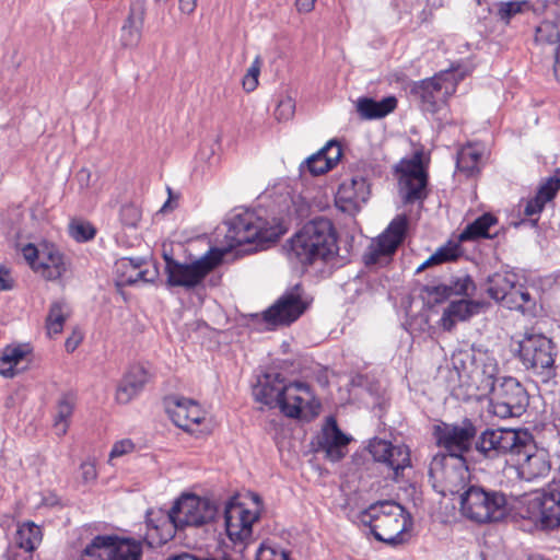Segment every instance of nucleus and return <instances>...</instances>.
Segmentation results:
<instances>
[{
  "instance_id": "nucleus-44",
  "label": "nucleus",
  "mask_w": 560,
  "mask_h": 560,
  "mask_svg": "<svg viewBox=\"0 0 560 560\" xmlns=\"http://www.w3.org/2000/svg\"><path fill=\"white\" fill-rule=\"evenodd\" d=\"M560 33L556 23L542 21L535 31V40L540 44H555L559 40Z\"/></svg>"
},
{
  "instance_id": "nucleus-6",
  "label": "nucleus",
  "mask_w": 560,
  "mask_h": 560,
  "mask_svg": "<svg viewBox=\"0 0 560 560\" xmlns=\"http://www.w3.org/2000/svg\"><path fill=\"white\" fill-rule=\"evenodd\" d=\"M224 250L212 247L199 258L190 262H180L164 253L166 283L168 287H180L192 290L200 285L205 278L215 269L223 259Z\"/></svg>"
},
{
  "instance_id": "nucleus-2",
  "label": "nucleus",
  "mask_w": 560,
  "mask_h": 560,
  "mask_svg": "<svg viewBox=\"0 0 560 560\" xmlns=\"http://www.w3.org/2000/svg\"><path fill=\"white\" fill-rule=\"evenodd\" d=\"M217 508L208 499L196 494H183L167 512L148 513L147 523L155 529L161 539L167 541L176 529L186 526H201L215 516Z\"/></svg>"
},
{
  "instance_id": "nucleus-30",
  "label": "nucleus",
  "mask_w": 560,
  "mask_h": 560,
  "mask_svg": "<svg viewBox=\"0 0 560 560\" xmlns=\"http://www.w3.org/2000/svg\"><path fill=\"white\" fill-rule=\"evenodd\" d=\"M517 283V277L512 272H495L488 277L487 293L489 296L506 306L509 295Z\"/></svg>"
},
{
  "instance_id": "nucleus-15",
  "label": "nucleus",
  "mask_w": 560,
  "mask_h": 560,
  "mask_svg": "<svg viewBox=\"0 0 560 560\" xmlns=\"http://www.w3.org/2000/svg\"><path fill=\"white\" fill-rule=\"evenodd\" d=\"M301 284L285 291L269 308L262 313V319L269 329L288 326L295 322L308 307Z\"/></svg>"
},
{
  "instance_id": "nucleus-41",
  "label": "nucleus",
  "mask_w": 560,
  "mask_h": 560,
  "mask_svg": "<svg viewBox=\"0 0 560 560\" xmlns=\"http://www.w3.org/2000/svg\"><path fill=\"white\" fill-rule=\"evenodd\" d=\"M331 170L330 164L327 162L320 150L308 156L301 165L300 173L302 175L310 173L312 176H318Z\"/></svg>"
},
{
  "instance_id": "nucleus-55",
  "label": "nucleus",
  "mask_w": 560,
  "mask_h": 560,
  "mask_svg": "<svg viewBox=\"0 0 560 560\" xmlns=\"http://www.w3.org/2000/svg\"><path fill=\"white\" fill-rule=\"evenodd\" d=\"M42 253V245L39 247L34 246L33 244H27L22 248V254L25 260L30 264L31 268L35 271V265L39 261V256Z\"/></svg>"
},
{
  "instance_id": "nucleus-43",
  "label": "nucleus",
  "mask_w": 560,
  "mask_h": 560,
  "mask_svg": "<svg viewBox=\"0 0 560 560\" xmlns=\"http://www.w3.org/2000/svg\"><path fill=\"white\" fill-rule=\"evenodd\" d=\"M445 287L451 296H470L476 289L472 278L468 275L452 278Z\"/></svg>"
},
{
  "instance_id": "nucleus-54",
  "label": "nucleus",
  "mask_w": 560,
  "mask_h": 560,
  "mask_svg": "<svg viewBox=\"0 0 560 560\" xmlns=\"http://www.w3.org/2000/svg\"><path fill=\"white\" fill-rule=\"evenodd\" d=\"M558 190V187L555 184H552L550 179H548L545 184H542L539 187L535 197L546 205L548 201L555 198Z\"/></svg>"
},
{
  "instance_id": "nucleus-42",
  "label": "nucleus",
  "mask_w": 560,
  "mask_h": 560,
  "mask_svg": "<svg viewBox=\"0 0 560 560\" xmlns=\"http://www.w3.org/2000/svg\"><path fill=\"white\" fill-rule=\"evenodd\" d=\"M458 257L457 246H443L440 247L433 255H431L424 262H422L416 270L417 273L423 271L435 265L446 261L455 260Z\"/></svg>"
},
{
  "instance_id": "nucleus-39",
  "label": "nucleus",
  "mask_w": 560,
  "mask_h": 560,
  "mask_svg": "<svg viewBox=\"0 0 560 560\" xmlns=\"http://www.w3.org/2000/svg\"><path fill=\"white\" fill-rule=\"evenodd\" d=\"M392 471V478L397 480L400 472L410 466V451L408 446L400 445H392L389 455L384 463Z\"/></svg>"
},
{
  "instance_id": "nucleus-10",
  "label": "nucleus",
  "mask_w": 560,
  "mask_h": 560,
  "mask_svg": "<svg viewBox=\"0 0 560 560\" xmlns=\"http://www.w3.org/2000/svg\"><path fill=\"white\" fill-rule=\"evenodd\" d=\"M487 396L489 411L500 419L518 418L529 406L527 389L513 376H502L499 384Z\"/></svg>"
},
{
  "instance_id": "nucleus-33",
  "label": "nucleus",
  "mask_w": 560,
  "mask_h": 560,
  "mask_svg": "<svg viewBox=\"0 0 560 560\" xmlns=\"http://www.w3.org/2000/svg\"><path fill=\"white\" fill-rule=\"evenodd\" d=\"M141 260L124 257L116 262V272L119 277V283L122 285H132L140 281L147 282V271L141 269Z\"/></svg>"
},
{
  "instance_id": "nucleus-46",
  "label": "nucleus",
  "mask_w": 560,
  "mask_h": 560,
  "mask_svg": "<svg viewBox=\"0 0 560 560\" xmlns=\"http://www.w3.org/2000/svg\"><path fill=\"white\" fill-rule=\"evenodd\" d=\"M262 60L260 56H256L250 67L247 69L243 78L242 84L246 92H253L258 85V78L260 74Z\"/></svg>"
},
{
  "instance_id": "nucleus-53",
  "label": "nucleus",
  "mask_w": 560,
  "mask_h": 560,
  "mask_svg": "<svg viewBox=\"0 0 560 560\" xmlns=\"http://www.w3.org/2000/svg\"><path fill=\"white\" fill-rule=\"evenodd\" d=\"M294 103L292 98L287 97L279 102L275 115L278 120H288L294 114Z\"/></svg>"
},
{
  "instance_id": "nucleus-26",
  "label": "nucleus",
  "mask_w": 560,
  "mask_h": 560,
  "mask_svg": "<svg viewBox=\"0 0 560 560\" xmlns=\"http://www.w3.org/2000/svg\"><path fill=\"white\" fill-rule=\"evenodd\" d=\"M35 272L49 281L60 279L68 269L63 254L54 244H42L39 261L35 265Z\"/></svg>"
},
{
  "instance_id": "nucleus-56",
  "label": "nucleus",
  "mask_w": 560,
  "mask_h": 560,
  "mask_svg": "<svg viewBox=\"0 0 560 560\" xmlns=\"http://www.w3.org/2000/svg\"><path fill=\"white\" fill-rule=\"evenodd\" d=\"M133 448H135V444L131 440L125 439V440L118 441L113 445V448L109 454L110 458L120 457L125 454L132 452Z\"/></svg>"
},
{
  "instance_id": "nucleus-25",
  "label": "nucleus",
  "mask_w": 560,
  "mask_h": 560,
  "mask_svg": "<svg viewBox=\"0 0 560 560\" xmlns=\"http://www.w3.org/2000/svg\"><path fill=\"white\" fill-rule=\"evenodd\" d=\"M285 378L276 372L265 373L253 388L255 399L269 408L280 407L284 390Z\"/></svg>"
},
{
  "instance_id": "nucleus-52",
  "label": "nucleus",
  "mask_w": 560,
  "mask_h": 560,
  "mask_svg": "<svg viewBox=\"0 0 560 560\" xmlns=\"http://www.w3.org/2000/svg\"><path fill=\"white\" fill-rule=\"evenodd\" d=\"M422 292L427 294L430 302L435 304L443 303L451 298L445 284L424 285Z\"/></svg>"
},
{
  "instance_id": "nucleus-27",
  "label": "nucleus",
  "mask_w": 560,
  "mask_h": 560,
  "mask_svg": "<svg viewBox=\"0 0 560 560\" xmlns=\"http://www.w3.org/2000/svg\"><path fill=\"white\" fill-rule=\"evenodd\" d=\"M485 306L486 303L481 301L468 299L452 301L442 314L440 319L441 327L446 331H451L457 322H465L480 314Z\"/></svg>"
},
{
  "instance_id": "nucleus-22",
  "label": "nucleus",
  "mask_w": 560,
  "mask_h": 560,
  "mask_svg": "<svg viewBox=\"0 0 560 560\" xmlns=\"http://www.w3.org/2000/svg\"><path fill=\"white\" fill-rule=\"evenodd\" d=\"M517 451L520 453H516L514 457L522 478L530 481L549 472L550 464L546 453L537 448L532 434L530 442H526V446H520Z\"/></svg>"
},
{
  "instance_id": "nucleus-49",
  "label": "nucleus",
  "mask_w": 560,
  "mask_h": 560,
  "mask_svg": "<svg viewBox=\"0 0 560 560\" xmlns=\"http://www.w3.org/2000/svg\"><path fill=\"white\" fill-rule=\"evenodd\" d=\"M256 560H289V553L279 547L261 545Z\"/></svg>"
},
{
  "instance_id": "nucleus-7",
  "label": "nucleus",
  "mask_w": 560,
  "mask_h": 560,
  "mask_svg": "<svg viewBox=\"0 0 560 560\" xmlns=\"http://www.w3.org/2000/svg\"><path fill=\"white\" fill-rule=\"evenodd\" d=\"M556 343L538 332H526L518 342V357L527 371L548 383L557 376Z\"/></svg>"
},
{
  "instance_id": "nucleus-23",
  "label": "nucleus",
  "mask_w": 560,
  "mask_h": 560,
  "mask_svg": "<svg viewBox=\"0 0 560 560\" xmlns=\"http://www.w3.org/2000/svg\"><path fill=\"white\" fill-rule=\"evenodd\" d=\"M152 375L142 364L131 365L120 380L116 389V400L121 405L129 404L140 395Z\"/></svg>"
},
{
  "instance_id": "nucleus-20",
  "label": "nucleus",
  "mask_w": 560,
  "mask_h": 560,
  "mask_svg": "<svg viewBox=\"0 0 560 560\" xmlns=\"http://www.w3.org/2000/svg\"><path fill=\"white\" fill-rule=\"evenodd\" d=\"M259 518L258 512H252L238 502H229L224 509L226 535L234 544L246 545L253 535V524Z\"/></svg>"
},
{
  "instance_id": "nucleus-62",
  "label": "nucleus",
  "mask_w": 560,
  "mask_h": 560,
  "mask_svg": "<svg viewBox=\"0 0 560 560\" xmlns=\"http://www.w3.org/2000/svg\"><path fill=\"white\" fill-rule=\"evenodd\" d=\"M197 7V0H179V9L183 13L190 14Z\"/></svg>"
},
{
  "instance_id": "nucleus-36",
  "label": "nucleus",
  "mask_w": 560,
  "mask_h": 560,
  "mask_svg": "<svg viewBox=\"0 0 560 560\" xmlns=\"http://www.w3.org/2000/svg\"><path fill=\"white\" fill-rule=\"evenodd\" d=\"M28 350L23 346H8L0 357V374L13 377L20 370L18 365L26 358Z\"/></svg>"
},
{
  "instance_id": "nucleus-8",
  "label": "nucleus",
  "mask_w": 560,
  "mask_h": 560,
  "mask_svg": "<svg viewBox=\"0 0 560 560\" xmlns=\"http://www.w3.org/2000/svg\"><path fill=\"white\" fill-rule=\"evenodd\" d=\"M506 498L502 492L487 490L471 485L460 493L462 514L476 523H490L502 520L506 514Z\"/></svg>"
},
{
  "instance_id": "nucleus-59",
  "label": "nucleus",
  "mask_w": 560,
  "mask_h": 560,
  "mask_svg": "<svg viewBox=\"0 0 560 560\" xmlns=\"http://www.w3.org/2000/svg\"><path fill=\"white\" fill-rule=\"evenodd\" d=\"M13 284L10 271L4 267H0V291L11 290Z\"/></svg>"
},
{
  "instance_id": "nucleus-29",
  "label": "nucleus",
  "mask_w": 560,
  "mask_h": 560,
  "mask_svg": "<svg viewBox=\"0 0 560 560\" xmlns=\"http://www.w3.org/2000/svg\"><path fill=\"white\" fill-rule=\"evenodd\" d=\"M349 442L350 438L341 432L335 420H331V423L323 430L318 444L327 459L339 462L346 456V448Z\"/></svg>"
},
{
  "instance_id": "nucleus-63",
  "label": "nucleus",
  "mask_w": 560,
  "mask_h": 560,
  "mask_svg": "<svg viewBox=\"0 0 560 560\" xmlns=\"http://www.w3.org/2000/svg\"><path fill=\"white\" fill-rule=\"evenodd\" d=\"M556 80L560 83V46L556 49V61L553 66Z\"/></svg>"
},
{
  "instance_id": "nucleus-47",
  "label": "nucleus",
  "mask_w": 560,
  "mask_h": 560,
  "mask_svg": "<svg viewBox=\"0 0 560 560\" xmlns=\"http://www.w3.org/2000/svg\"><path fill=\"white\" fill-rule=\"evenodd\" d=\"M119 217L124 225L136 228L141 219V211L133 203H127L121 206Z\"/></svg>"
},
{
  "instance_id": "nucleus-64",
  "label": "nucleus",
  "mask_w": 560,
  "mask_h": 560,
  "mask_svg": "<svg viewBox=\"0 0 560 560\" xmlns=\"http://www.w3.org/2000/svg\"><path fill=\"white\" fill-rule=\"evenodd\" d=\"M549 179L560 189V170H557Z\"/></svg>"
},
{
  "instance_id": "nucleus-38",
  "label": "nucleus",
  "mask_w": 560,
  "mask_h": 560,
  "mask_svg": "<svg viewBox=\"0 0 560 560\" xmlns=\"http://www.w3.org/2000/svg\"><path fill=\"white\" fill-rule=\"evenodd\" d=\"M74 410V399L71 395H63L57 402L54 415V429L58 436H63L70 425Z\"/></svg>"
},
{
  "instance_id": "nucleus-35",
  "label": "nucleus",
  "mask_w": 560,
  "mask_h": 560,
  "mask_svg": "<svg viewBox=\"0 0 560 560\" xmlns=\"http://www.w3.org/2000/svg\"><path fill=\"white\" fill-rule=\"evenodd\" d=\"M482 150L478 144L469 143L457 153L456 167L466 176H472L479 172Z\"/></svg>"
},
{
  "instance_id": "nucleus-14",
  "label": "nucleus",
  "mask_w": 560,
  "mask_h": 560,
  "mask_svg": "<svg viewBox=\"0 0 560 560\" xmlns=\"http://www.w3.org/2000/svg\"><path fill=\"white\" fill-rule=\"evenodd\" d=\"M408 229V218L399 214L392 220L387 229L369 245L363 255L366 266H385L404 242Z\"/></svg>"
},
{
  "instance_id": "nucleus-3",
  "label": "nucleus",
  "mask_w": 560,
  "mask_h": 560,
  "mask_svg": "<svg viewBox=\"0 0 560 560\" xmlns=\"http://www.w3.org/2000/svg\"><path fill=\"white\" fill-rule=\"evenodd\" d=\"M359 522L369 526L378 541L390 546L405 544L409 539L411 518L406 510L395 501L372 503L358 515Z\"/></svg>"
},
{
  "instance_id": "nucleus-60",
  "label": "nucleus",
  "mask_w": 560,
  "mask_h": 560,
  "mask_svg": "<svg viewBox=\"0 0 560 560\" xmlns=\"http://www.w3.org/2000/svg\"><path fill=\"white\" fill-rule=\"evenodd\" d=\"M316 0H296L295 5L300 13H308L314 9Z\"/></svg>"
},
{
  "instance_id": "nucleus-11",
  "label": "nucleus",
  "mask_w": 560,
  "mask_h": 560,
  "mask_svg": "<svg viewBox=\"0 0 560 560\" xmlns=\"http://www.w3.org/2000/svg\"><path fill=\"white\" fill-rule=\"evenodd\" d=\"M142 544L117 535H96L82 549L81 560H141Z\"/></svg>"
},
{
  "instance_id": "nucleus-40",
  "label": "nucleus",
  "mask_w": 560,
  "mask_h": 560,
  "mask_svg": "<svg viewBox=\"0 0 560 560\" xmlns=\"http://www.w3.org/2000/svg\"><path fill=\"white\" fill-rule=\"evenodd\" d=\"M69 235L79 243H85L93 240L96 235L95 226L85 220L74 219L68 226Z\"/></svg>"
},
{
  "instance_id": "nucleus-28",
  "label": "nucleus",
  "mask_w": 560,
  "mask_h": 560,
  "mask_svg": "<svg viewBox=\"0 0 560 560\" xmlns=\"http://www.w3.org/2000/svg\"><path fill=\"white\" fill-rule=\"evenodd\" d=\"M170 413L173 422L187 432H194L205 419L200 406L186 398L177 399L174 407L170 409Z\"/></svg>"
},
{
  "instance_id": "nucleus-31",
  "label": "nucleus",
  "mask_w": 560,
  "mask_h": 560,
  "mask_svg": "<svg viewBox=\"0 0 560 560\" xmlns=\"http://www.w3.org/2000/svg\"><path fill=\"white\" fill-rule=\"evenodd\" d=\"M397 107V98L387 96L381 101L370 97L359 98L357 110L363 119H378L387 116Z\"/></svg>"
},
{
  "instance_id": "nucleus-45",
  "label": "nucleus",
  "mask_w": 560,
  "mask_h": 560,
  "mask_svg": "<svg viewBox=\"0 0 560 560\" xmlns=\"http://www.w3.org/2000/svg\"><path fill=\"white\" fill-rule=\"evenodd\" d=\"M506 306L510 310H517L524 312L528 302L530 301V294L523 289L521 284L516 283V287L509 295Z\"/></svg>"
},
{
  "instance_id": "nucleus-1",
  "label": "nucleus",
  "mask_w": 560,
  "mask_h": 560,
  "mask_svg": "<svg viewBox=\"0 0 560 560\" xmlns=\"http://www.w3.org/2000/svg\"><path fill=\"white\" fill-rule=\"evenodd\" d=\"M337 238L332 221L325 217H316L290 238L289 258L303 266L327 261L338 253Z\"/></svg>"
},
{
  "instance_id": "nucleus-51",
  "label": "nucleus",
  "mask_w": 560,
  "mask_h": 560,
  "mask_svg": "<svg viewBox=\"0 0 560 560\" xmlns=\"http://www.w3.org/2000/svg\"><path fill=\"white\" fill-rule=\"evenodd\" d=\"M320 152L324 154L331 168L336 166L342 156L341 145L336 140L328 141L327 144L320 149Z\"/></svg>"
},
{
  "instance_id": "nucleus-16",
  "label": "nucleus",
  "mask_w": 560,
  "mask_h": 560,
  "mask_svg": "<svg viewBox=\"0 0 560 560\" xmlns=\"http://www.w3.org/2000/svg\"><path fill=\"white\" fill-rule=\"evenodd\" d=\"M400 174V194L405 203L423 201L428 196V173L422 164L421 153L410 160H401L395 167Z\"/></svg>"
},
{
  "instance_id": "nucleus-21",
  "label": "nucleus",
  "mask_w": 560,
  "mask_h": 560,
  "mask_svg": "<svg viewBox=\"0 0 560 560\" xmlns=\"http://www.w3.org/2000/svg\"><path fill=\"white\" fill-rule=\"evenodd\" d=\"M370 196V184L362 175H353L345 179L336 194L337 207L348 213L359 211Z\"/></svg>"
},
{
  "instance_id": "nucleus-19",
  "label": "nucleus",
  "mask_w": 560,
  "mask_h": 560,
  "mask_svg": "<svg viewBox=\"0 0 560 560\" xmlns=\"http://www.w3.org/2000/svg\"><path fill=\"white\" fill-rule=\"evenodd\" d=\"M528 512L542 529L560 527V487L550 485L528 501Z\"/></svg>"
},
{
  "instance_id": "nucleus-37",
  "label": "nucleus",
  "mask_w": 560,
  "mask_h": 560,
  "mask_svg": "<svg viewBox=\"0 0 560 560\" xmlns=\"http://www.w3.org/2000/svg\"><path fill=\"white\" fill-rule=\"evenodd\" d=\"M70 307L65 301L58 300L50 304L46 317V329L49 337L59 335L62 331L65 322L70 316Z\"/></svg>"
},
{
  "instance_id": "nucleus-5",
  "label": "nucleus",
  "mask_w": 560,
  "mask_h": 560,
  "mask_svg": "<svg viewBox=\"0 0 560 560\" xmlns=\"http://www.w3.org/2000/svg\"><path fill=\"white\" fill-rule=\"evenodd\" d=\"M453 365L460 378L480 395L487 396L501 380L498 360L488 351L462 350L452 358Z\"/></svg>"
},
{
  "instance_id": "nucleus-34",
  "label": "nucleus",
  "mask_w": 560,
  "mask_h": 560,
  "mask_svg": "<svg viewBox=\"0 0 560 560\" xmlns=\"http://www.w3.org/2000/svg\"><path fill=\"white\" fill-rule=\"evenodd\" d=\"M42 539L40 527L32 521L20 524L14 536L15 545L27 552L34 551L40 545Z\"/></svg>"
},
{
  "instance_id": "nucleus-32",
  "label": "nucleus",
  "mask_w": 560,
  "mask_h": 560,
  "mask_svg": "<svg viewBox=\"0 0 560 560\" xmlns=\"http://www.w3.org/2000/svg\"><path fill=\"white\" fill-rule=\"evenodd\" d=\"M498 225V219L492 213H483L475 221L467 224L459 235L462 242L476 241L479 238H494L498 232L491 233V229Z\"/></svg>"
},
{
  "instance_id": "nucleus-9",
  "label": "nucleus",
  "mask_w": 560,
  "mask_h": 560,
  "mask_svg": "<svg viewBox=\"0 0 560 560\" xmlns=\"http://www.w3.org/2000/svg\"><path fill=\"white\" fill-rule=\"evenodd\" d=\"M429 477L433 488L442 495L459 494L470 483V471L465 457L444 456L438 453L429 466Z\"/></svg>"
},
{
  "instance_id": "nucleus-12",
  "label": "nucleus",
  "mask_w": 560,
  "mask_h": 560,
  "mask_svg": "<svg viewBox=\"0 0 560 560\" xmlns=\"http://www.w3.org/2000/svg\"><path fill=\"white\" fill-rule=\"evenodd\" d=\"M478 430L472 420L464 418L460 422L440 421L432 428L435 444L446 451L444 456L465 457L472 448Z\"/></svg>"
},
{
  "instance_id": "nucleus-57",
  "label": "nucleus",
  "mask_w": 560,
  "mask_h": 560,
  "mask_svg": "<svg viewBox=\"0 0 560 560\" xmlns=\"http://www.w3.org/2000/svg\"><path fill=\"white\" fill-rule=\"evenodd\" d=\"M81 469V478L84 482H92L96 479L97 472L95 465L92 463H82L80 466Z\"/></svg>"
},
{
  "instance_id": "nucleus-24",
  "label": "nucleus",
  "mask_w": 560,
  "mask_h": 560,
  "mask_svg": "<svg viewBox=\"0 0 560 560\" xmlns=\"http://www.w3.org/2000/svg\"><path fill=\"white\" fill-rule=\"evenodd\" d=\"M147 16L144 0L131 1L128 14L120 28V43L124 47H136L141 38Z\"/></svg>"
},
{
  "instance_id": "nucleus-18",
  "label": "nucleus",
  "mask_w": 560,
  "mask_h": 560,
  "mask_svg": "<svg viewBox=\"0 0 560 560\" xmlns=\"http://www.w3.org/2000/svg\"><path fill=\"white\" fill-rule=\"evenodd\" d=\"M320 402L315 398L311 387L303 382H293L287 385L279 409L289 418L317 416Z\"/></svg>"
},
{
  "instance_id": "nucleus-13",
  "label": "nucleus",
  "mask_w": 560,
  "mask_h": 560,
  "mask_svg": "<svg viewBox=\"0 0 560 560\" xmlns=\"http://www.w3.org/2000/svg\"><path fill=\"white\" fill-rule=\"evenodd\" d=\"M526 442H530V433L527 430L487 429L476 441V450L488 459L508 454L514 457L520 453V446H526Z\"/></svg>"
},
{
  "instance_id": "nucleus-61",
  "label": "nucleus",
  "mask_w": 560,
  "mask_h": 560,
  "mask_svg": "<svg viewBox=\"0 0 560 560\" xmlns=\"http://www.w3.org/2000/svg\"><path fill=\"white\" fill-rule=\"evenodd\" d=\"M81 341H82V336L73 334L71 337H69L66 340V343H65L66 350L68 352H73L78 348V346L80 345Z\"/></svg>"
},
{
  "instance_id": "nucleus-50",
  "label": "nucleus",
  "mask_w": 560,
  "mask_h": 560,
  "mask_svg": "<svg viewBox=\"0 0 560 560\" xmlns=\"http://www.w3.org/2000/svg\"><path fill=\"white\" fill-rule=\"evenodd\" d=\"M392 445L393 444L390 442L385 440H374L373 442H371L369 448L373 458L376 462L384 464L389 455Z\"/></svg>"
},
{
  "instance_id": "nucleus-48",
  "label": "nucleus",
  "mask_w": 560,
  "mask_h": 560,
  "mask_svg": "<svg viewBox=\"0 0 560 560\" xmlns=\"http://www.w3.org/2000/svg\"><path fill=\"white\" fill-rule=\"evenodd\" d=\"M526 4V2L521 1H508V2H500L498 4V16L501 21L504 23H509L510 20L515 16L517 13L522 12L523 5Z\"/></svg>"
},
{
  "instance_id": "nucleus-58",
  "label": "nucleus",
  "mask_w": 560,
  "mask_h": 560,
  "mask_svg": "<svg viewBox=\"0 0 560 560\" xmlns=\"http://www.w3.org/2000/svg\"><path fill=\"white\" fill-rule=\"evenodd\" d=\"M545 207V203L538 198L534 197L529 199L525 206L524 213L526 217H533L539 214Z\"/></svg>"
},
{
  "instance_id": "nucleus-4",
  "label": "nucleus",
  "mask_w": 560,
  "mask_h": 560,
  "mask_svg": "<svg viewBox=\"0 0 560 560\" xmlns=\"http://www.w3.org/2000/svg\"><path fill=\"white\" fill-rule=\"evenodd\" d=\"M287 230L282 219L272 218L269 221L255 211L246 210L233 215L230 220L225 238L231 248L254 243L261 246L265 243L276 242Z\"/></svg>"
},
{
  "instance_id": "nucleus-17",
  "label": "nucleus",
  "mask_w": 560,
  "mask_h": 560,
  "mask_svg": "<svg viewBox=\"0 0 560 560\" xmlns=\"http://www.w3.org/2000/svg\"><path fill=\"white\" fill-rule=\"evenodd\" d=\"M462 79L463 75L456 78L455 72L445 71L415 84L411 93L423 103L425 110L435 112L438 104L455 92L456 84Z\"/></svg>"
}]
</instances>
